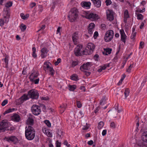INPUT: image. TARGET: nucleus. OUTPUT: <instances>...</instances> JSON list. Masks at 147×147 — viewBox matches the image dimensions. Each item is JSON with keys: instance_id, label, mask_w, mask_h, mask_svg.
Segmentation results:
<instances>
[{"instance_id": "nucleus-1", "label": "nucleus", "mask_w": 147, "mask_h": 147, "mask_svg": "<svg viewBox=\"0 0 147 147\" xmlns=\"http://www.w3.org/2000/svg\"><path fill=\"white\" fill-rule=\"evenodd\" d=\"M25 136L29 140H33L35 136V131L34 128L31 126H26L25 127Z\"/></svg>"}, {"instance_id": "nucleus-2", "label": "nucleus", "mask_w": 147, "mask_h": 147, "mask_svg": "<svg viewBox=\"0 0 147 147\" xmlns=\"http://www.w3.org/2000/svg\"><path fill=\"white\" fill-rule=\"evenodd\" d=\"M79 11L76 7H74L70 9L69 12L68 17L69 20L71 22H74L78 17Z\"/></svg>"}, {"instance_id": "nucleus-3", "label": "nucleus", "mask_w": 147, "mask_h": 147, "mask_svg": "<svg viewBox=\"0 0 147 147\" xmlns=\"http://www.w3.org/2000/svg\"><path fill=\"white\" fill-rule=\"evenodd\" d=\"M27 95L32 99H37L38 98L39 94L37 90L32 89L28 91Z\"/></svg>"}, {"instance_id": "nucleus-4", "label": "nucleus", "mask_w": 147, "mask_h": 147, "mask_svg": "<svg viewBox=\"0 0 147 147\" xmlns=\"http://www.w3.org/2000/svg\"><path fill=\"white\" fill-rule=\"evenodd\" d=\"M114 34V32L113 30H110L107 31L104 37L105 41L106 42L110 41L113 38Z\"/></svg>"}, {"instance_id": "nucleus-5", "label": "nucleus", "mask_w": 147, "mask_h": 147, "mask_svg": "<svg viewBox=\"0 0 147 147\" xmlns=\"http://www.w3.org/2000/svg\"><path fill=\"white\" fill-rule=\"evenodd\" d=\"M31 110L33 114L35 115H39L41 112L40 107L36 105H33L32 107Z\"/></svg>"}, {"instance_id": "nucleus-6", "label": "nucleus", "mask_w": 147, "mask_h": 147, "mask_svg": "<svg viewBox=\"0 0 147 147\" xmlns=\"http://www.w3.org/2000/svg\"><path fill=\"white\" fill-rule=\"evenodd\" d=\"M8 127V123L3 120L0 122V133L3 132L7 130Z\"/></svg>"}, {"instance_id": "nucleus-7", "label": "nucleus", "mask_w": 147, "mask_h": 147, "mask_svg": "<svg viewBox=\"0 0 147 147\" xmlns=\"http://www.w3.org/2000/svg\"><path fill=\"white\" fill-rule=\"evenodd\" d=\"M34 116L31 114H29L28 116V119L26 121V123L28 126H32L34 124Z\"/></svg>"}, {"instance_id": "nucleus-8", "label": "nucleus", "mask_w": 147, "mask_h": 147, "mask_svg": "<svg viewBox=\"0 0 147 147\" xmlns=\"http://www.w3.org/2000/svg\"><path fill=\"white\" fill-rule=\"evenodd\" d=\"M29 98L26 94H24L18 100V102L17 103L18 105H21L24 101L28 100Z\"/></svg>"}, {"instance_id": "nucleus-9", "label": "nucleus", "mask_w": 147, "mask_h": 147, "mask_svg": "<svg viewBox=\"0 0 147 147\" xmlns=\"http://www.w3.org/2000/svg\"><path fill=\"white\" fill-rule=\"evenodd\" d=\"M44 66L43 67L44 70L46 71V69L49 70L50 72V74L53 76L55 74V71L53 68L50 67L47 62L44 63Z\"/></svg>"}, {"instance_id": "nucleus-10", "label": "nucleus", "mask_w": 147, "mask_h": 147, "mask_svg": "<svg viewBox=\"0 0 147 147\" xmlns=\"http://www.w3.org/2000/svg\"><path fill=\"white\" fill-rule=\"evenodd\" d=\"M39 75V74L38 71L33 70L32 73L29 76L30 81H32L33 80V79L37 78Z\"/></svg>"}, {"instance_id": "nucleus-11", "label": "nucleus", "mask_w": 147, "mask_h": 147, "mask_svg": "<svg viewBox=\"0 0 147 147\" xmlns=\"http://www.w3.org/2000/svg\"><path fill=\"white\" fill-rule=\"evenodd\" d=\"M91 66V62H87L86 64L84 63L80 67V69L84 71V70H88L90 69Z\"/></svg>"}, {"instance_id": "nucleus-12", "label": "nucleus", "mask_w": 147, "mask_h": 147, "mask_svg": "<svg viewBox=\"0 0 147 147\" xmlns=\"http://www.w3.org/2000/svg\"><path fill=\"white\" fill-rule=\"evenodd\" d=\"M86 18L93 20H96L99 19L98 16L95 13H90L87 16Z\"/></svg>"}, {"instance_id": "nucleus-13", "label": "nucleus", "mask_w": 147, "mask_h": 147, "mask_svg": "<svg viewBox=\"0 0 147 147\" xmlns=\"http://www.w3.org/2000/svg\"><path fill=\"white\" fill-rule=\"evenodd\" d=\"M82 47V45L79 44L78 45L77 47L75 49L74 53L76 56H78L81 55V54L80 53V51Z\"/></svg>"}, {"instance_id": "nucleus-14", "label": "nucleus", "mask_w": 147, "mask_h": 147, "mask_svg": "<svg viewBox=\"0 0 147 147\" xmlns=\"http://www.w3.org/2000/svg\"><path fill=\"white\" fill-rule=\"evenodd\" d=\"M107 18L110 21H112L113 20L114 17L113 16V12L110 10L107 12Z\"/></svg>"}, {"instance_id": "nucleus-15", "label": "nucleus", "mask_w": 147, "mask_h": 147, "mask_svg": "<svg viewBox=\"0 0 147 147\" xmlns=\"http://www.w3.org/2000/svg\"><path fill=\"white\" fill-rule=\"evenodd\" d=\"M79 38L78 32H76L74 33L72 35V39L74 45H77L78 44V40Z\"/></svg>"}, {"instance_id": "nucleus-16", "label": "nucleus", "mask_w": 147, "mask_h": 147, "mask_svg": "<svg viewBox=\"0 0 147 147\" xmlns=\"http://www.w3.org/2000/svg\"><path fill=\"white\" fill-rule=\"evenodd\" d=\"M40 56L42 58H45L47 56V54L48 52L47 49L46 47H44L41 50Z\"/></svg>"}, {"instance_id": "nucleus-17", "label": "nucleus", "mask_w": 147, "mask_h": 147, "mask_svg": "<svg viewBox=\"0 0 147 147\" xmlns=\"http://www.w3.org/2000/svg\"><path fill=\"white\" fill-rule=\"evenodd\" d=\"M10 9L9 8H6L4 9V11L3 14V18H5V17L7 18L10 17Z\"/></svg>"}, {"instance_id": "nucleus-18", "label": "nucleus", "mask_w": 147, "mask_h": 147, "mask_svg": "<svg viewBox=\"0 0 147 147\" xmlns=\"http://www.w3.org/2000/svg\"><path fill=\"white\" fill-rule=\"evenodd\" d=\"M6 140L8 142L11 141L14 144L16 143L18 141V138L15 136H11L10 137L6 138Z\"/></svg>"}, {"instance_id": "nucleus-19", "label": "nucleus", "mask_w": 147, "mask_h": 147, "mask_svg": "<svg viewBox=\"0 0 147 147\" xmlns=\"http://www.w3.org/2000/svg\"><path fill=\"white\" fill-rule=\"evenodd\" d=\"M20 119V116L18 114L16 113L14 114L12 117V120L16 122H19Z\"/></svg>"}, {"instance_id": "nucleus-20", "label": "nucleus", "mask_w": 147, "mask_h": 147, "mask_svg": "<svg viewBox=\"0 0 147 147\" xmlns=\"http://www.w3.org/2000/svg\"><path fill=\"white\" fill-rule=\"evenodd\" d=\"M93 2L94 5L97 7H99L101 6V1L100 0H91Z\"/></svg>"}, {"instance_id": "nucleus-21", "label": "nucleus", "mask_w": 147, "mask_h": 147, "mask_svg": "<svg viewBox=\"0 0 147 147\" xmlns=\"http://www.w3.org/2000/svg\"><path fill=\"white\" fill-rule=\"evenodd\" d=\"M86 48L92 52L94 49H95V46L93 43H89L88 44Z\"/></svg>"}, {"instance_id": "nucleus-22", "label": "nucleus", "mask_w": 147, "mask_h": 147, "mask_svg": "<svg viewBox=\"0 0 147 147\" xmlns=\"http://www.w3.org/2000/svg\"><path fill=\"white\" fill-rule=\"evenodd\" d=\"M138 145L140 147H146L147 146V144H146L145 142L142 140L138 141L137 142Z\"/></svg>"}, {"instance_id": "nucleus-23", "label": "nucleus", "mask_w": 147, "mask_h": 147, "mask_svg": "<svg viewBox=\"0 0 147 147\" xmlns=\"http://www.w3.org/2000/svg\"><path fill=\"white\" fill-rule=\"evenodd\" d=\"M142 139L143 141L147 143V131L144 132L142 133Z\"/></svg>"}, {"instance_id": "nucleus-24", "label": "nucleus", "mask_w": 147, "mask_h": 147, "mask_svg": "<svg viewBox=\"0 0 147 147\" xmlns=\"http://www.w3.org/2000/svg\"><path fill=\"white\" fill-rule=\"evenodd\" d=\"M91 5V3L90 2H86L84 1L83 3L82 6L84 8H86L88 9L90 7Z\"/></svg>"}, {"instance_id": "nucleus-25", "label": "nucleus", "mask_w": 147, "mask_h": 147, "mask_svg": "<svg viewBox=\"0 0 147 147\" xmlns=\"http://www.w3.org/2000/svg\"><path fill=\"white\" fill-rule=\"evenodd\" d=\"M92 52V51L86 48L83 51L82 54L83 55H87L91 54Z\"/></svg>"}, {"instance_id": "nucleus-26", "label": "nucleus", "mask_w": 147, "mask_h": 147, "mask_svg": "<svg viewBox=\"0 0 147 147\" xmlns=\"http://www.w3.org/2000/svg\"><path fill=\"white\" fill-rule=\"evenodd\" d=\"M70 79L72 80L75 81H77L79 80L78 75L76 74H74L72 75L71 76Z\"/></svg>"}, {"instance_id": "nucleus-27", "label": "nucleus", "mask_w": 147, "mask_h": 147, "mask_svg": "<svg viewBox=\"0 0 147 147\" xmlns=\"http://www.w3.org/2000/svg\"><path fill=\"white\" fill-rule=\"evenodd\" d=\"M32 56L34 58H36L37 57V55L36 53V48L34 47H32Z\"/></svg>"}, {"instance_id": "nucleus-28", "label": "nucleus", "mask_w": 147, "mask_h": 147, "mask_svg": "<svg viewBox=\"0 0 147 147\" xmlns=\"http://www.w3.org/2000/svg\"><path fill=\"white\" fill-rule=\"evenodd\" d=\"M20 16L22 19L25 20L26 18L29 17V15L27 13L25 15H24L23 13H21L20 14Z\"/></svg>"}, {"instance_id": "nucleus-29", "label": "nucleus", "mask_w": 147, "mask_h": 147, "mask_svg": "<svg viewBox=\"0 0 147 147\" xmlns=\"http://www.w3.org/2000/svg\"><path fill=\"white\" fill-rule=\"evenodd\" d=\"M76 88V86L75 85H69V89L70 91H73Z\"/></svg>"}, {"instance_id": "nucleus-30", "label": "nucleus", "mask_w": 147, "mask_h": 147, "mask_svg": "<svg viewBox=\"0 0 147 147\" xmlns=\"http://www.w3.org/2000/svg\"><path fill=\"white\" fill-rule=\"evenodd\" d=\"M59 1V0H54L53 2V5L51 7V9H54L55 6V5H57L58 4Z\"/></svg>"}, {"instance_id": "nucleus-31", "label": "nucleus", "mask_w": 147, "mask_h": 147, "mask_svg": "<svg viewBox=\"0 0 147 147\" xmlns=\"http://www.w3.org/2000/svg\"><path fill=\"white\" fill-rule=\"evenodd\" d=\"M20 28L22 31L24 32L26 30V27L25 25L22 23L21 24Z\"/></svg>"}, {"instance_id": "nucleus-32", "label": "nucleus", "mask_w": 147, "mask_h": 147, "mask_svg": "<svg viewBox=\"0 0 147 147\" xmlns=\"http://www.w3.org/2000/svg\"><path fill=\"white\" fill-rule=\"evenodd\" d=\"M15 110V109L13 108L12 109H8L4 113H3V115H5L6 114L8 113H9L11 112H12L13 111H14Z\"/></svg>"}, {"instance_id": "nucleus-33", "label": "nucleus", "mask_w": 147, "mask_h": 147, "mask_svg": "<svg viewBox=\"0 0 147 147\" xmlns=\"http://www.w3.org/2000/svg\"><path fill=\"white\" fill-rule=\"evenodd\" d=\"M124 17L126 18H128L129 17L128 10L127 9L124 12Z\"/></svg>"}, {"instance_id": "nucleus-34", "label": "nucleus", "mask_w": 147, "mask_h": 147, "mask_svg": "<svg viewBox=\"0 0 147 147\" xmlns=\"http://www.w3.org/2000/svg\"><path fill=\"white\" fill-rule=\"evenodd\" d=\"M104 125V123L101 121L99 122L98 125V128L99 129H101Z\"/></svg>"}, {"instance_id": "nucleus-35", "label": "nucleus", "mask_w": 147, "mask_h": 147, "mask_svg": "<svg viewBox=\"0 0 147 147\" xmlns=\"http://www.w3.org/2000/svg\"><path fill=\"white\" fill-rule=\"evenodd\" d=\"M126 35H122L121 36V40L124 43L126 42Z\"/></svg>"}, {"instance_id": "nucleus-36", "label": "nucleus", "mask_w": 147, "mask_h": 147, "mask_svg": "<svg viewBox=\"0 0 147 147\" xmlns=\"http://www.w3.org/2000/svg\"><path fill=\"white\" fill-rule=\"evenodd\" d=\"M106 99L105 97L103 98L101 100L100 102V105H103L106 103Z\"/></svg>"}, {"instance_id": "nucleus-37", "label": "nucleus", "mask_w": 147, "mask_h": 147, "mask_svg": "<svg viewBox=\"0 0 147 147\" xmlns=\"http://www.w3.org/2000/svg\"><path fill=\"white\" fill-rule=\"evenodd\" d=\"M129 90L128 88H126L125 89L124 92V94L126 98L129 95Z\"/></svg>"}, {"instance_id": "nucleus-38", "label": "nucleus", "mask_w": 147, "mask_h": 147, "mask_svg": "<svg viewBox=\"0 0 147 147\" xmlns=\"http://www.w3.org/2000/svg\"><path fill=\"white\" fill-rule=\"evenodd\" d=\"M57 134L58 137H61V135H63V132L60 130L57 129Z\"/></svg>"}, {"instance_id": "nucleus-39", "label": "nucleus", "mask_w": 147, "mask_h": 147, "mask_svg": "<svg viewBox=\"0 0 147 147\" xmlns=\"http://www.w3.org/2000/svg\"><path fill=\"white\" fill-rule=\"evenodd\" d=\"M78 61H73L71 64V67H74L78 64Z\"/></svg>"}, {"instance_id": "nucleus-40", "label": "nucleus", "mask_w": 147, "mask_h": 147, "mask_svg": "<svg viewBox=\"0 0 147 147\" xmlns=\"http://www.w3.org/2000/svg\"><path fill=\"white\" fill-rule=\"evenodd\" d=\"M136 14L137 15V18L138 20H142L143 19V16L142 14L136 13Z\"/></svg>"}, {"instance_id": "nucleus-41", "label": "nucleus", "mask_w": 147, "mask_h": 147, "mask_svg": "<svg viewBox=\"0 0 147 147\" xmlns=\"http://www.w3.org/2000/svg\"><path fill=\"white\" fill-rule=\"evenodd\" d=\"M5 58L4 59V62L6 64V65H7L8 63V59L9 58V56L5 54Z\"/></svg>"}, {"instance_id": "nucleus-42", "label": "nucleus", "mask_w": 147, "mask_h": 147, "mask_svg": "<svg viewBox=\"0 0 147 147\" xmlns=\"http://www.w3.org/2000/svg\"><path fill=\"white\" fill-rule=\"evenodd\" d=\"M134 65V64L132 63L129 66V67L127 69L126 71L129 73L131 72V69L133 67Z\"/></svg>"}, {"instance_id": "nucleus-43", "label": "nucleus", "mask_w": 147, "mask_h": 147, "mask_svg": "<svg viewBox=\"0 0 147 147\" xmlns=\"http://www.w3.org/2000/svg\"><path fill=\"white\" fill-rule=\"evenodd\" d=\"M45 123L46 124L48 127H50L51 126V124L49 120H46L44 121Z\"/></svg>"}, {"instance_id": "nucleus-44", "label": "nucleus", "mask_w": 147, "mask_h": 147, "mask_svg": "<svg viewBox=\"0 0 147 147\" xmlns=\"http://www.w3.org/2000/svg\"><path fill=\"white\" fill-rule=\"evenodd\" d=\"M12 3L11 1H9V2L7 3L5 5V7H6V8H9V7L12 6Z\"/></svg>"}, {"instance_id": "nucleus-45", "label": "nucleus", "mask_w": 147, "mask_h": 147, "mask_svg": "<svg viewBox=\"0 0 147 147\" xmlns=\"http://www.w3.org/2000/svg\"><path fill=\"white\" fill-rule=\"evenodd\" d=\"M77 105L78 108H80L82 107V105L80 101H76Z\"/></svg>"}, {"instance_id": "nucleus-46", "label": "nucleus", "mask_w": 147, "mask_h": 147, "mask_svg": "<svg viewBox=\"0 0 147 147\" xmlns=\"http://www.w3.org/2000/svg\"><path fill=\"white\" fill-rule=\"evenodd\" d=\"M16 129V128L13 126H11L9 128H8L7 130H9L10 131H13Z\"/></svg>"}, {"instance_id": "nucleus-47", "label": "nucleus", "mask_w": 147, "mask_h": 147, "mask_svg": "<svg viewBox=\"0 0 147 147\" xmlns=\"http://www.w3.org/2000/svg\"><path fill=\"white\" fill-rule=\"evenodd\" d=\"M39 78H38L36 80H35V79H33V80L31 82H34L35 84H37L39 83Z\"/></svg>"}, {"instance_id": "nucleus-48", "label": "nucleus", "mask_w": 147, "mask_h": 147, "mask_svg": "<svg viewBox=\"0 0 147 147\" xmlns=\"http://www.w3.org/2000/svg\"><path fill=\"white\" fill-rule=\"evenodd\" d=\"M110 127L112 128H115V124L114 122H111L110 125Z\"/></svg>"}, {"instance_id": "nucleus-49", "label": "nucleus", "mask_w": 147, "mask_h": 147, "mask_svg": "<svg viewBox=\"0 0 147 147\" xmlns=\"http://www.w3.org/2000/svg\"><path fill=\"white\" fill-rule=\"evenodd\" d=\"M8 17H5V18H3V20H4L5 23L7 24L9 21V19L10 18H7Z\"/></svg>"}, {"instance_id": "nucleus-50", "label": "nucleus", "mask_w": 147, "mask_h": 147, "mask_svg": "<svg viewBox=\"0 0 147 147\" xmlns=\"http://www.w3.org/2000/svg\"><path fill=\"white\" fill-rule=\"evenodd\" d=\"M136 33H132L130 36V38L134 40L135 38V37L136 36Z\"/></svg>"}, {"instance_id": "nucleus-51", "label": "nucleus", "mask_w": 147, "mask_h": 147, "mask_svg": "<svg viewBox=\"0 0 147 147\" xmlns=\"http://www.w3.org/2000/svg\"><path fill=\"white\" fill-rule=\"evenodd\" d=\"M95 27V25L94 23H91L89 25V26L88 28H92V29H93Z\"/></svg>"}, {"instance_id": "nucleus-52", "label": "nucleus", "mask_w": 147, "mask_h": 147, "mask_svg": "<svg viewBox=\"0 0 147 147\" xmlns=\"http://www.w3.org/2000/svg\"><path fill=\"white\" fill-rule=\"evenodd\" d=\"M7 102V100H5L2 102L1 105L2 106H4L5 105Z\"/></svg>"}, {"instance_id": "nucleus-53", "label": "nucleus", "mask_w": 147, "mask_h": 147, "mask_svg": "<svg viewBox=\"0 0 147 147\" xmlns=\"http://www.w3.org/2000/svg\"><path fill=\"white\" fill-rule=\"evenodd\" d=\"M63 144L67 146V147H70L71 146L70 144H69L68 142L67 141V140H65L63 142Z\"/></svg>"}, {"instance_id": "nucleus-54", "label": "nucleus", "mask_w": 147, "mask_h": 147, "mask_svg": "<svg viewBox=\"0 0 147 147\" xmlns=\"http://www.w3.org/2000/svg\"><path fill=\"white\" fill-rule=\"evenodd\" d=\"M5 23L4 20L2 19H0V26H2Z\"/></svg>"}, {"instance_id": "nucleus-55", "label": "nucleus", "mask_w": 147, "mask_h": 147, "mask_svg": "<svg viewBox=\"0 0 147 147\" xmlns=\"http://www.w3.org/2000/svg\"><path fill=\"white\" fill-rule=\"evenodd\" d=\"M107 6L110 5L111 3V1L110 0H106L105 2Z\"/></svg>"}, {"instance_id": "nucleus-56", "label": "nucleus", "mask_w": 147, "mask_h": 147, "mask_svg": "<svg viewBox=\"0 0 147 147\" xmlns=\"http://www.w3.org/2000/svg\"><path fill=\"white\" fill-rule=\"evenodd\" d=\"M61 144V143L59 142L58 140L57 141L56 143V147H60Z\"/></svg>"}, {"instance_id": "nucleus-57", "label": "nucleus", "mask_w": 147, "mask_h": 147, "mask_svg": "<svg viewBox=\"0 0 147 147\" xmlns=\"http://www.w3.org/2000/svg\"><path fill=\"white\" fill-rule=\"evenodd\" d=\"M46 134L49 137H51L52 136V134L50 132L47 131V132H46Z\"/></svg>"}, {"instance_id": "nucleus-58", "label": "nucleus", "mask_w": 147, "mask_h": 147, "mask_svg": "<svg viewBox=\"0 0 147 147\" xmlns=\"http://www.w3.org/2000/svg\"><path fill=\"white\" fill-rule=\"evenodd\" d=\"M98 33L97 31H95L94 34V39H96L98 36Z\"/></svg>"}, {"instance_id": "nucleus-59", "label": "nucleus", "mask_w": 147, "mask_h": 147, "mask_svg": "<svg viewBox=\"0 0 147 147\" xmlns=\"http://www.w3.org/2000/svg\"><path fill=\"white\" fill-rule=\"evenodd\" d=\"M144 42L142 41H141L140 42V47L139 48H141L142 49L144 46Z\"/></svg>"}, {"instance_id": "nucleus-60", "label": "nucleus", "mask_w": 147, "mask_h": 147, "mask_svg": "<svg viewBox=\"0 0 147 147\" xmlns=\"http://www.w3.org/2000/svg\"><path fill=\"white\" fill-rule=\"evenodd\" d=\"M36 5V3H35L32 2L30 4V7L31 8H33Z\"/></svg>"}, {"instance_id": "nucleus-61", "label": "nucleus", "mask_w": 147, "mask_h": 147, "mask_svg": "<svg viewBox=\"0 0 147 147\" xmlns=\"http://www.w3.org/2000/svg\"><path fill=\"white\" fill-rule=\"evenodd\" d=\"M88 32L90 34H92V30L93 29H92V28H88Z\"/></svg>"}, {"instance_id": "nucleus-62", "label": "nucleus", "mask_w": 147, "mask_h": 147, "mask_svg": "<svg viewBox=\"0 0 147 147\" xmlns=\"http://www.w3.org/2000/svg\"><path fill=\"white\" fill-rule=\"evenodd\" d=\"M61 29V28L60 27H59L57 30V34H58L59 33L60 34H61V33L60 32V30Z\"/></svg>"}, {"instance_id": "nucleus-63", "label": "nucleus", "mask_w": 147, "mask_h": 147, "mask_svg": "<svg viewBox=\"0 0 147 147\" xmlns=\"http://www.w3.org/2000/svg\"><path fill=\"white\" fill-rule=\"evenodd\" d=\"M120 33L121 36L122 35H125L124 30L123 29H121L120 30Z\"/></svg>"}, {"instance_id": "nucleus-64", "label": "nucleus", "mask_w": 147, "mask_h": 147, "mask_svg": "<svg viewBox=\"0 0 147 147\" xmlns=\"http://www.w3.org/2000/svg\"><path fill=\"white\" fill-rule=\"evenodd\" d=\"M112 49L109 48L108 49L106 50V52L108 53L109 54H110L111 53Z\"/></svg>"}]
</instances>
